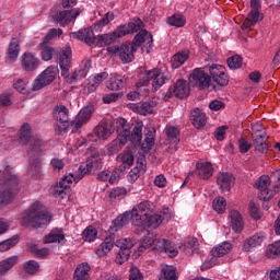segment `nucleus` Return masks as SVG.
Masks as SVG:
<instances>
[{"label":"nucleus","instance_id":"obj_52","mask_svg":"<svg viewBox=\"0 0 280 280\" xmlns=\"http://www.w3.org/2000/svg\"><path fill=\"white\" fill-rule=\"evenodd\" d=\"M27 84H30L27 79H15L13 81V89H15L18 93H27Z\"/></svg>","mask_w":280,"mask_h":280},{"label":"nucleus","instance_id":"obj_59","mask_svg":"<svg viewBox=\"0 0 280 280\" xmlns=\"http://www.w3.org/2000/svg\"><path fill=\"white\" fill-rule=\"evenodd\" d=\"M213 82H215L219 86H228L229 85V75L223 71L222 74H217V77H212Z\"/></svg>","mask_w":280,"mask_h":280},{"label":"nucleus","instance_id":"obj_40","mask_svg":"<svg viewBox=\"0 0 280 280\" xmlns=\"http://www.w3.org/2000/svg\"><path fill=\"white\" fill-rule=\"evenodd\" d=\"M187 60H189V50L177 52L173 56L171 60L172 68L179 69V67H183V65H185Z\"/></svg>","mask_w":280,"mask_h":280},{"label":"nucleus","instance_id":"obj_10","mask_svg":"<svg viewBox=\"0 0 280 280\" xmlns=\"http://www.w3.org/2000/svg\"><path fill=\"white\" fill-rule=\"evenodd\" d=\"M20 143L23 145L30 143L28 154L40 152V150L45 148V142L40 138L32 136V126H30L27 122L23 124L20 129Z\"/></svg>","mask_w":280,"mask_h":280},{"label":"nucleus","instance_id":"obj_5","mask_svg":"<svg viewBox=\"0 0 280 280\" xmlns=\"http://www.w3.org/2000/svg\"><path fill=\"white\" fill-rule=\"evenodd\" d=\"M22 226H34L40 229L47 226L51 222V214L45 209L40 201H35L27 210L19 218Z\"/></svg>","mask_w":280,"mask_h":280},{"label":"nucleus","instance_id":"obj_47","mask_svg":"<svg viewBox=\"0 0 280 280\" xmlns=\"http://www.w3.org/2000/svg\"><path fill=\"white\" fill-rule=\"evenodd\" d=\"M159 280H178L176 268L170 266L162 268V273L160 275Z\"/></svg>","mask_w":280,"mask_h":280},{"label":"nucleus","instance_id":"obj_60","mask_svg":"<svg viewBox=\"0 0 280 280\" xmlns=\"http://www.w3.org/2000/svg\"><path fill=\"white\" fill-rule=\"evenodd\" d=\"M121 97V93H109L103 95V102L104 104H113V102H117Z\"/></svg>","mask_w":280,"mask_h":280},{"label":"nucleus","instance_id":"obj_25","mask_svg":"<svg viewBox=\"0 0 280 280\" xmlns=\"http://www.w3.org/2000/svg\"><path fill=\"white\" fill-rule=\"evenodd\" d=\"M156 101H147L140 104H135L131 108L139 115H154V113H156Z\"/></svg>","mask_w":280,"mask_h":280},{"label":"nucleus","instance_id":"obj_64","mask_svg":"<svg viewBox=\"0 0 280 280\" xmlns=\"http://www.w3.org/2000/svg\"><path fill=\"white\" fill-rule=\"evenodd\" d=\"M0 106H12V96L10 94H1Z\"/></svg>","mask_w":280,"mask_h":280},{"label":"nucleus","instance_id":"obj_16","mask_svg":"<svg viewBox=\"0 0 280 280\" xmlns=\"http://www.w3.org/2000/svg\"><path fill=\"white\" fill-rule=\"evenodd\" d=\"M189 82L192 86H197L201 91L209 89L211 84V77L202 70V68H197L190 73Z\"/></svg>","mask_w":280,"mask_h":280},{"label":"nucleus","instance_id":"obj_7","mask_svg":"<svg viewBox=\"0 0 280 280\" xmlns=\"http://www.w3.org/2000/svg\"><path fill=\"white\" fill-rule=\"evenodd\" d=\"M171 78L170 72H162L161 69L155 68L139 74L138 86H148L152 82V91L156 92L163 84L170 82Z\"/></svg>","mask_w":280,"mask_h":280},{"label":"nucleus","instance_id":"obj_48","mask_svg":"<svg viewBox=\"0 0 280 280\" xmlns=\"http://www.w3.org/2000/svg\"><path fill=\"white\" fill-rule=\"evenodd\" d=\"M12 177L18 178L12 167L7 166L3 172L0 171V187H5V183H8V180Z\"/></svg>","mask_w":280,"mask_h":280},{"label":"nucleus","instance_id":"obj_22","mask_svg":"<svg viewBox=\"0 0 280 280\" xmlns=\"http://www.w3.org/2000/svg\"><path fill=\"white\" fill-rule=\"evenodd\" d=\"M19 54H21V43L19 42V38L13 37L7 48L5 62L9 65L16 62L19 59Z\"/></svg>","mask_w":280,"mask_h":280},{"label":"nucleus","instance_id":"obj_4","mask_svg":"<svg viewBox=\"0 0 280 280\" xmlns=\"http://www.w3.org/2000/svg\"><path fill=\"white\" fill-rule=\"evenodd\" d=\"M135 244L136 242L132 238H122L116 241L115 243V233H110L96 248V255L98 257H106L113 250V248L117 246L119 250L116 256V264L121 266V264L128 261L130 257V249L135 247Z\"/></svg>","mask_w":280,"mask_h":280},{"label":"nucleus","instance_id":"obj_39","mask_svg":"<svg viewBox=\"0 0 280 280\" xmlns=\"http://www.w3.org/2000/svg\"><path fill=\"white\" fill-rule=\"evenodd\" d=\"M90 270H91V266H89L88 262H82L75 268L73 279L91 280V276L89 275Z\"/></svg>","mask_w":280,"mask_h":280},{"label":"nucleus","instance_id":"obj_53","mask_svg":"<svg viewBox=\"0 0 280 280\" xmlns=\"http://www.w3.org/2000/svg\"><path fill=\"white\" fill-rule=\"evenodd\" d=\"M212 207L217 213H224L226 211V199L223 197L215 198L212 202Z\"/></svg>","mask_w":280,"mask_h":280},{"label":"nucleus","instance_id":"obj_9","mask_svg":"<svg viewBox=\"0 0 280 280\" xmlns=\"http://www.w3.org/2000/svg\"><path fill=\"white\" fill-rule=\"evenodd\" d=\"M132 224L138 228V231H145V229H159L163 224L165 217L161 214H149L141 217L137 213V210H132L131 213Z\"/></svg>","mask_w":280,"mask_h":280},{"label":"nucleus","instance_id":"obj_43","mask_svg":"<svg viewBox=\"0 0 280 280\" xmlns=\"http://www.w3.org/2000/svg\"><path fill=\"white\" fill-rule=\"evenodd\" d=\"M16 264H19V256H11L4 260H1L0 275H5V272H8V270H12Z\"/></svg>","mask_w":280,"mask_h":280},{"label":"nucleus","instance_id":"obj_63","mask_svg":"<svg viewBox=\"0 0 280 280\" xmlns=\"http://www.w3.org/2000/svg\"><path fill=\"white\" fill-rule=\"evenodd\" d=\"M129 280H143V273L137 267H131Z\"/></svg>","mask_w":280,"mask_h":280},{"label":"nucleus","instance_id":"obj_54","mask_svg":"<svg viewBox=\"0 0 280 280\" xmlns=\"http://www.w3.org/2000/svg\"><path fill=\"white\" fill-rule=\"evenodd\" d=\"M96 237H97V229L93 228V225L88 226L83 231V240L85 242H95Z\"/></svg>","mask_w":280,"mask_h":280},{"label":"nucleus","instance_id":"obj_21","mask_svg":"<svg viewBox=\"0 0 280 280\" xmlns=\"http://www.w3.org/2000/svg\"><path fill=\"white\" fill-rule=\"evenodd\" d=\"M254 148L260 154L268 152V135L264 130H257L253 133Z\"/></svg>","mask_w":280,"mask_h":280},{"label":"nucleus","instance_id":"obj_32","mask_svg":"<svg viewBox=\"0 0 280 280\" xmlns=\"http://www.w3.org/2000/svg\"><path fill=\"white\" fill-rule=\"evenodd\" d=\"M173 93L175 97H178L179 100H185V97L189 96V84H187V81L185 80H178L173 85Z\"/></svg>","mask_w":280,"mask_h":280},{"label":"nucleus","instance_id":"obj_3","mask_svg":"<svg viewBox=\"0 0 280 280\" xmlns=\"http://www.w3.org/2000/svg\"><path fill=\"white\" fill-rule=\"evenodd\" d=\"M116 132L118 139L108 144L109 154H117L128 141H131V143H141V140L143 139V124L138 122L132 131H130V124H128V120L119 118L116 121Z\"/></svg>","mask_w":280,"mask_h":280},{"label":"nucleus","instance_id":"obj_17","mask_svg":"<svg viewBox=\"0 0 280 280\" xmlns=\"http://www.w3.org/2000/svg\"><path fill=\"white\" fill-rule=\"evenodd\" d=\"M94 112H95V107L93 105L83 107L78 113L75 119L71 121V128H72L71 132H78L80 128H82V126L86 124L89 119H91Z\"/></svg>","mask_w":280,"mask_h":280},{"label":"nucleus","instance_id":"obj_62","mask_svg":"<svg viewBox=\"0 0 280 280\" xmlns=\"http://www.w3.org/2000/svg\"><path fill=\"white\" fill-rule=\"evenodd\" d=\"M50 166L52 167V170L55 172H60V170H62L65 167V161H62L61 159H58V158H54L50 161Z\"/></svg>","mask_w":280,"mask_h":280},{"label":"nucleus","instance_id":"obj_20","mask_svg":"<svg viewBox=\"0 0 280 280\" xmlns=\"http://www.w3.org/2000/svg\"><path fill=\"white\" fill-rule=\"evenodd\" d=\"M258 189V198L259 200H264V202H268V200H272V192L268 190L270 187V177L262 175L255 183Z\"/></svg>","mask_w":280,"mask_h":280},{"label":"nucleus","instance_id":"obj_26","mask_svg":"<svg viewBox=\"0 0 280 280\" xmlns=\"http://www.w3.org/2000/svg\"><path fill=\"white\" fill-rule=\"evenodd\" d=\"M217 185H219L221 191H231V188L235 185V177L231 173H220L217 177Z\"/></svg>","mask_w":280,"mask_h":280},{"label":"nucleus","instance_id":"obj_24","mask_svg":"<svg viewBox=\"0 0 280 280\" xmlns=\"http://www.w3.org/2000/svg\"><path fill=\"white\" fill-rule=\"evenodd\" d=\"M165 135H166V139H165L166 145H170V148L176 149L178 143H180V131L178 130V128L174 126H166Z\"/></svg>","mask_w":280,"mask_h":280},{"label":"nucleus","instance_id":"obj_44","mask_svg":"<svg viewBox=\"0 0 280 280\" xmlns=\"http://www.w3.org/2000/svg\"><path fill=\"white\" fill-rule=\"evenodd\" d=\"M232 248L233 247L231 246V243L224 242L219 246L212 248L211 250L212 257H224V255H229V252Z\"/></svg>","mask_w":280,"mask_h":280},{"label":"nucleus","instance_id":"obj_8","mask_svg":"<svg viewBox=\"0 0 280 280\" xmlns=\"http://www.w3.org/2000/svg\"><path fill=\"white\" fill-rule=\"evenodd\" d=\"M85 154L86 164L79 166L77 174H71V178H73L74 183H80V180H82L86 174H91V172H93V167H95V165L102 161L100 158V151H97L95 148L88 149Z\"/></svg>","mask_w":280,"mask_h":280},{"label":"nucleus","instance_id":"obj_15","mask_svg":"<svg viewBox=\"0 0 280 280\" xmlns=\"http://www.w3.org/2000/svg\"><path fill=\"white\" fill-rule=\"evenodd\" d=\"M250 8L252 10L243 23L245 30L255 27V25H257V23L264 19L261 13H259V10H261V2H259V0H250Z\"/></svg>","mask_w":280,"mask_h":280},{"label":"nucleus","instance_id":"obj_50","mask_svg":"<svg viewBox=\"0 0 280 280\" xmlns=\"http://www.w3.org/2000/svg\"><path fill=\"white\" fill-rule=\"evenodd\" d=\"M108 78V72H101L96 74L93 79V83L88 86V91H95L104 80Z\"/></svg>","mask_w":280,"mask_h":280},{"label":"nucleus","instance_id":"obj_12","mask_svg":"<svg viewBox=\"0 0 280 280\" xmlns=\"http://www.w3.org/2000/svg\"><path fill=\"white\" fill-rule=\"evenodd\" d=\"M118 165L116 168H114L112 175L109 176V185H115L117 180H119L121 174L130 167L135 163V155L130 151H125L120 155L117 156Z\"/></svg>","mask_w":280,"mask_h":280},{"label":"nucleus","instance_id":"obj_13","mask_svg":"<svg viewBox=\"0 0 280 280\" xmlns=\"http://www.w3.org/2000/svg\"><path fill=\"white\" fill-rule=\"evenodd\" d=\"M56 36H62V30L51 28L38 46L40 50L39 56L44 62H49V60L54 58V54H56V48L47 45V43L52 38H56Z\"/></svg>","mask_w":280,"mask_h":280},{"label":"nucleus","instance_id":"obj_27","mask_svg":"<svg viewBox=\"0 0 280 280\" xmlns=\"http://www.w3.org/2000/svg\"><path fill=\"white\" fill-rule=\"evenodd\" d=\"M265 240H266V235L264 233H256L249 238L245 240L243 244V250H245V253H250L253 248H257V246H261Z\"/></svg>","mask_w":280,"mask_h":280},{"label":"nucleus","instance_id":"obj_18","mask_svg":"<svg viewBox=\"0 0 280 280\" xmlns=\"http://www.w3.org/2000/svg\"><path fill=\"white\" fill-rule=\"evenodd\" d=\"M61 5L63 10L54 14L51 19L55 23H59V25L65 27V25H69V23H71V0H62Z\"/></svg>","mask_w":280,"mask_h":280},{"label":"nucleus","instance_id":"obj_58","mask_svg":"<svg viewBox=\"0 0 280 280\" xmlns=\"http://www.w3.org/2000/svg\"><path fill=\"white\" fill-rule=\"evenodd\" d=\"M248 209H249L250 217L254 220H261V212L259 211V206L255 203V201L249 202Z\"/></svg>","mask_w":280,"mask_h":280},{"label":"nucleus","instance_id":"obj_38","mask_svg":"<svg viewBox=\"0 0 280 280\" xmlns=\"http://www.w3.org/2000/svg\"><path fill=\"white\" fill-rule=\"evenodd\" d=\"M106 86L109 91H121L126 89V78L114 75L107 81Z\"/></svg>","mask_w":280,"mask_h":280},{"label":"nucleus","instance_id":"obj_56","mask_svg":"<svg viewBox=\"0 0 280 280\" xmlns=\"http://www.w3.org/2000/svg\"><path fill=\"white\" fill-rule=\"evenodd\" d=\"M126 188L117 187L109 191V198L110 200H121L126 198Z\"/></svg>","mask_w":280,"mask_h":280},{"label":"nucleus","instance_id":"obj_19","mask_svg":"<svg viewBox=\"0 0 280 280\" xmlns=\"http://www.w3.org/2000/svg\"><path fill=\"white\" fill-rule=\"evenodd\" d=\"M54 119L59 121V132L69 128V109L65 105H57L52 110Z\"/></svg>","mask_w":280,"mask_h":280},{"label":"nucleus","instance_id":"obj_31","mask_svg":"<svg viewBox=\"0 0 280 280\" xmlns=\"http://www.w3.org/2000/svg\"><path fill=\"white\" fill-rule=\"evenodd\" d=\"M231 218V229L234 233H242L244 231V219L237 210H232L230 212Z\"/></svg>","mask_w":280,"mask_h":280},{"label":"nucleus","instance_id":"obj_28","mask_svg":"<svg viewBox=\"0 0 280 280\" xmlns=\"http://www.w3.org/2000/svg\"><path fill=\"white\" fill-rule=\"evenodd\" d=\"M71 191V177L70 176H63L62 179L52 189L51 194L54 196H67V194H70Z\"/></svg>","mask_w":280,"mask_h":280},{"label":"nucleus","instance_id":"obj_30","mask_svg":"<svg viewBox=\"0 0 280 280\" xmlns=\"http://www.w3.org/2000/svg\"><path fill=\"white\" fill-rule=\"evenodd\" d=\"M113 132V125L106 121L100 122L98 126L94 128V135L97 139H108Z\"/></svg>","mask_w":280,"mask_h":280},{"label":"nucleus","instance_id":"obj_34","mask_svg":"<svg viewBox=\"0 0 280 280\" xmlns=\"http://www.w3.org/2000/svg\"><path fill=\"white\" fill-rule=\"evenodd\" d=\"M132 222V210L131 212H125L120 215H118L110 225V231H119L120 229H124L128 224V222Z\"/></svg>","mask_w":280,"mask_h":280},{"label":"nucleus","instance_id":"obj_46","mask_svg":"<svg viewBox=\"0 0 280 280\" xmlns=\"http://www.w3.org/2000/svg\"><path fill=\"white\" fill-rule=\"evenodd\" d=\"M166 23H168L172 27H185L187 23V18L183 14H173L167 18Z\"/></svg>","mask_w":280,"mask_h":280},{"label":"nucleus","instance_id":"obj_33","mask_svg":"<svg viewBox=\"0 0 280 280\" xmlns=\"http://www.w3.org/2000/svg\"><path fill=\"white\" fill-rule=\"evenodd\" d=\"M191 124L197 129L205 128L207 126V115L200 110V108H195L190 113Z\"/></svg>","mask_w":280,"mask_h":280},{"label":"nucleus","instance_id":"obj_11","mask_svg":"<svg viewBox=\"0 0 280 280\" xmlns=\"http://www.w3.org/2000/svg\"><path fill=\"white\" fill-rule=\"evenodd\" d=\"M56 78H58V68L56 66H48L34 79L31 91L36 92L45 89V86H49Z\"/></svg>","mask_w":280,"mask_h":280},{"label":"nucleus","instance_id":"obj_1","mask_svg":"<svg viewBox=\"0 0 280 280\" xmlns=\"http://www.w3.org/2000/svg\"><path fill=\"white\" fill-rule=\"evenodd\" d=\"M142 27L143 21H141L139 18H135L128 24L118 26L113 33L109 34L97 35L95 37V33H93L92 28H84L78 33H72V35L78 40H84V43L90 47L91 45L104 47V45H113V43H116L117 38H124V36H128V34L139 32L142 30Z\"/></svg>","mask_w":280,"mask_h":280},{"label":"nucleus","instance_id":"obj_2","mask_svg":"<svg viewBox=\"0 0 280 280\" xmlns=\"http://www.w3.org/2000/svg\"><path fill=\"white\" fill-rule=\"evenodd\" d=\"M141 45H143L142 49H147V54H150V49H152L154 45L152 33L147 30H141L133 37L132 42H126L119 46H108L107 51L119 58L122 65H128L135 60V54H137V50Z\"/></svg>","mask_w":280,"mask_h":280},{"label":"nucleus","instance_id":"obj_37","mask_svg":"<svg viewBox=\"0 0 280 280\" xmlns=\"http://www.w3.org/2000/svg\"><path fill=\"white\" fill-rule=\"evenodd\" d=\"M197 170L199 178H202V180H209L213 176V165L211 162L197 163Z\"/></svg>","mask_w":280,"mask_h":280},{"label":"nucleus","instance_id":"obj_55","mask_svg":"<svg viewBox=\"0 0 280 280\" xmlns=\"http://www.w3.org/2000/svg\"><path fill=\"white\" fill-rule=\"evenodd\" d=\"M206 69L209 71L210 73V81L212 78H215L218 75H223V71H226V69L223 66L220 65H212L209 67H206Z\"/></svg>","mask_w":280,"mask_h":280},{"label":"nucleus","instance_id":"obj_57","mask_svg":"<svg viewBox=\"0 0 280 280\" xmlns=\"http://www.w3.org/2000/svg\"><path fill=\"white\" fill-rule=\"evenodd\" d=\"M242 65H243V59H242V56L240 55H235L228 58V66L231 69H241Z\"/></svg>","mask_w":280,"mask_h":280},{"label":"nucleus","instance_id":"obj_42","mask_svg":"<svg viewBox=\"0 0 280 280\" xmlns=\"http://www.w3.org/2000/svg\"><path fill=\"white\" fill-rule=\"evenodd\" d=\"M89 69H91V60L83 61V66L75 70L71 75V82H78L79 80H82V78H86V74L89 73Z\"/></svg>","mask_w":280,"mask_h":280},{"label":"nucleus","instance_id":"obj_61","mask_svg":"<svg viewBox=\"0 0 280 280\" xmlns=\"http://www.w3.org/2000/svg\"><path fill=\"white\" fill-rule=\"evenodd\" d=\"M226 130H229L228 126H221V127L217 128V130L214 131V137H215L217 141H224Z\"/></svg>","mask_w":280,"mask_h":280},{"label":"nucleus","instance_id":"obj_23","mask_svg":"<svg viewBox=\"0 0 280 280\" xmlns=\"http://www.w3.org/2000/svg\"><path fill=\"white\" fill-rule=\"evenodd\" d=\"M22 69L24 71H36L40 67V59L34 56L32 52H24L21 57Z\"/></svg>","mask_w":280,"mask_h":280},{"label":"nucleus","instance_id":"obj_51","mask_svg":"<svg viewBox=\"0 0 280 280\" xmlns=\"http://www.w3.org/2000/svg\"><path fill=\"white\" fill-rule=\"evenodd\" d=\"M19 244V235H14L13 237L5 240L0 243V253H5V250H10L13 246Z\"/></svg>","mask_w":280,"mask_h":280},{"label":"nucleus","instance_id":"obj_29","mask_svg":"<svg viewBox=\"0 0 280 280\" xmlns=\"http://www.w3.org/2000/svg\"><path fill=\"white\" fill-rule=\"evenodd\" d=\"M59 67L62 78H69V69H71V50H63L59 57Z\"/></svg>","mask_w":280,"mask_h":280},{"label":"nucleus","instance_id":"obj_36","mask_svg":"<svg viewBox=\"0 0 280 280\" xmlns=\"http://www.w3.org/2000/svg\"><path fill=\"white\" fill-rule=\"evenodd\" d=\"M155 130L154 129H148L144 135V141L133 143L135 145H141V149L143 152H150L152 150V145H154V137H155Z\"/></svg>","mask_w":280,"mask_h":280},{"label":"nucleus","instance_id":"obj_49","mask_svg":"<svg viewBox=\"0 0 280 280\" xmlns=\"http://www.w3.org/2000/svg\"><path fill=\"white\" fill-rule=\"evenodd\" d=\"M23 269L27 275H36L40 270V265L36 260H28L23 264Z\"/></svg>","mask_w":280,"mask_h":280},{"label":"nucleus","instance_id":"obj_35","mask_svg":"<svg viewBox=\"0 0 280 280\" xmlns=\"http://www.w3.org/2000/svg\"><path fill=\"white\" fill-rule=\"evenodd\" d=\"M65 244V232H62V229H55L50 231L48 235L45 236L44 238V244Z\"/></svg>","mask_w":280,"mask_h":280},{"label":"nucleus","instance_id":"obj_14","mask_svg":"<svg viewBox=\"0 0 280 280\" xmlns=\"http://www.w3.org/2000/svg\"><path fill=\"white\" fill-rule=\"evenodd\" d=\"M19 177H11L4 186H0V206L10 205L20 191Z\"/></svg>","mask_w":280,"mask_h":280},{"label":"nucleus","instance_id":"obj_45","mask_svg":"<svg viewBox=\"0 0 280 280\" xmlns=\"http://www.w3.org/2000/svg\"><path fill=\"white\" fill-rule=\"evenodd\" d=\"M112 21H115V13L107 12L100 21L94 23L93 27L95 32H102V28L106 27Z\"/></svg>","mask_w":280,"mask_h":280},{"label":"nucleus","instance_id":"obj_41","mask_svg":"<svg viewBox=\"0 0 280 280\" xmlns=\"http://www.w3.org/2000/svg\"><path fill=\"white\" fill-rule=\"evenodd\" d=\"M132 211H137V214L141 215V218H147L154 211V203L151 201H142L138 205V208H133Z\"/></svg>","mask_w":280,"mask_h":280},{"label":"nucleus","instance_id":"obj_6","mask_svg":"<svg viewBox=\"0 0 280 280\" xmlns=\"http://www.w3.org/2000/svg\"><path fill=\"white\" fill-rule=\"evenodd\" d=\"M145 250H158L159 253H165L168 257L178 255V249L174 243L164 238H154L150 233L144 235L138 246L139 253H145Z\"/></svg>","mask_w":280,"mask_h":280}]
</instances>
